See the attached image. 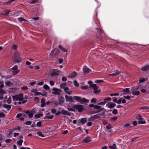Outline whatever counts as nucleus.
Returning <instances> with one entry per match:
<instances>
[{
	"mask_svg": "<svg viewBox=\"0 0 149 149\" xmlns=\"http://www.w3.org/2000/svg\"><path fill=\"white\" fill-rule=\"evenodd\" d=\"M111 100V98L110 97H107V98H105L104 101H105L106 102V103H107V101H110Z\"/></svg>",
	"mask_w": 149,
	"mask_h": 149,
	"instance_id": "79ce46f5",
	"label": "nucleus"
},
{
	"mask_svg": "<svg viewBox=\"0 0 149 149\" xmlns=\"http://www.w3.org/2000/svg\"><path fill=\"white\" fill-rule=\"evenodd\" d=\"M139 88V87L138 86H136V87H133L131 89L130 91H132V95H137L140 94V92L139 91H134V90L137 89Z\"/></svg>",
	"mask_w": 149,
	"mask_h": 149,
	"instance_id": "20e7f679",
	"label": "nucleus"
},
{
	"mask_svg": "<svg viewBox=\"0 0 149 149\" xmlns=\"http://www.w3.org/2000/svg\"><path fill=\"white\" fill-rule=\"evenodd\" d=\"M123 97L125 99H127L128 100H130L131 98L130 96L128 95L126 96H123Z\"/></svg>",
	"mask_w": 149,
	"mask_h": 149,
	"instance_id": "4d7b16f0",
	"label": "nucleus"
},
{
	"mask_svg": "<svg viewBox=\"0 0 149 149\" xmlns=\"http://www.w3.org/2000/svg\"><path fill=\"white\" fill-rule=\"evenodd\" d=\"M65 98L66 101L72 102L73 101L72 97L71 96L65 95Z\"/></svg>",
	"mask_w": 149,
	"mask_h": 149,
	"instance_id": "9d476101",
	"label": "nucleus"
},
{
	"mask_svg": "<svg viewBox=\"0 0 149 149\" xmlns=\"http://www.w3.org/2000/svg\"><path fill=\"white\" fill-rule=\"evenodd\" d=\"M74 100L78 101L81 104H84V103H87L89 101L88 100L85 98L80 97L79 96H74L73 97Z\"/></svg>",
	"mask_w": 149,
	"mask_h": 149,
	"instance_id": "f03ea898",
	"label": "nucleus"
},
{
	"mask_svg": "<svg viewBox=\"0 0 149 149\" xmlns=\"http://www.w3.org/2000/svg\"><path fill=\"white\" fill-rule=\"evenodd\" d=\"M64 98L61 96L58 98V100L59 102V104H61V103H63L64 101Z\"/></svg>",
	"mask_w": 149,
	"mask_h": 149,
	"instance_id": "2eb2a0df",
	"label": "nucleus"
},
{
	"mask_svg": "<svg viewBox=\"0 0 149 149\" xmlns=\"http://www.w3.org/2000/svg\"><path fill=\"white\" fill-rule=\"evenodd\" d=\"M96 101V100L95 98H92L91 100V102L92 103H95Z\"/></svg>",
	"mask_w": 149,
	"mask_h": 149,
	"instance_id": "13d9d810",
	"label": "nucleus"
},
{
	"mask_svg": "<svg viewBox=\"0 0 149 149\" xmlns=\"http://www.w3.org/2000/svg\"><path fill=\"white\" fill-rule=\"evenodd\" d=\"M51 111L53 114L55 113L56 112V110L55 109H52Z\"/></svg>",
	"mask_w": 149,
	"mask_h": 149,
	"instance_id": "bf43d9fd",
	"label": "nucleus"
},
{
	"mask_svg": "<svg viewBox=\"0 0 149 149\" xmlns=\"http://www.w3.org/2000/svg\"><path fill=\"white\" fill-rule=\"evenodd\" d=\"M12 60L15 63H19L21 62V58L19 54L17 52L14 53V56L12 58Z\"/></svg>",
	"mask_w": 149,
	"mask_h": 149,
	"instance_id": "f257e3e1",
	"label": "nucleus"
},
{
	"mask_svg": "<svg viewBox=\"0 0 149 149\" xmlns=\"http://www.w3.org/2000/svg\"><path fill=\"white\" fill-rule=\"evenodd\" d=\"M91 70L86 66H84L83 69V72L84 73H88Z\"/></svg>",
	"mask_w": 149,
	"mask_h": 149,
	"instance_id": "4468645a",
	"label": "nucleus"
},
{
	"mask_svg": "<svg viewBox=\"0 0 149 149\" xmlns=\"http://www.w3.org/2000/svg\"><path fill=\"white\" fill-rule=\"evenodd\" d=\"M31 91L34 93L36 95L37 92V90L36 89H34L32 90H31Z\"/></svg>",
	"mask_w": 149,
	"mask_h": 149,
	"instance_id": "774afa93",
	"label": "nucleus"
},
{
	"mask_svg": "<svg viewBox=\"0 0 149 149\" xmlns=\"http://www.w3.org/2000/svg\"><path fill=\"white\" fill-rule=\"evenodd\" d=\"M23 141L22 140H20L17 141V143L18 145H21Z\"/></svg>",
	"mask_w": 149,
	"mask_h": 149,
	"instance_id": "ea45409f",
	"label": "nucleus"
},
{
	"mask_svg": "<svg viewBox=\"0 0 149 149\" xmlns=\"http://www.w3.org/2000/svg\"><path fill=\"white\" fill-rule=\"evenodd\" d=\"M58 60V62L60 64L62 63L63 62V58L59 59Z\"/></svg>",
	"mask_w": 149,
	"mask_h": 149,
	"instance_id": "6e6d98bb",
	"label": "nucleus"
},
{
	"mask_svg": "<svg viewBox=\"0 0 149 149\" xmlns=\"http://www.w3.org/2000/svg\"><path fill=\"white\" fill-rule=\"evenodd\" d=\"M116 106V104L114 103H111L110 105H108V104H107V106L109 108H112Z\"/></svg>",
	"mask_w": 149,
	"mask_h": 149,
	"instance_id": "aec40b11",
	"label": "nucleus"
},
{
	"mask_svg": "<svg viewBox=\"0 0 149 149\" xmlns=\"http://www.w3.org/2000/svg\"><path fill=\"white\" fill-rule=\"evenodd\" d=\"M106 103V102H105V101H103V102H100V103H98V105H104Z\"/></svg>",
	"mask_w": 149,
	"mask_h": 149,
	"instance_id": "5fc2aeb1",
	"label": "nucleus"
},
{
	"mask_svg": "<svg viewBox=\"0 0 149 149\" xmlns=\"http://www.w3.org/2000/svg\"><path fill=\"white\" fill-rule=\"evenodd\" d=\"M6 93V92L2 89H0V95H2Z\"/></svg>",
	"mask_w": 149,
	"mask_h": 149,
	"instance_id": "a19ab883",
	"label": "nucleus"
},
{
	"mask_svg": "<svg viewBox=\"0 0 149 149\" xmlns=\"http://www.w3.org/2000/svg\"><path fill=\"white\" fill-rule=\"evenodd\" d=\"M38 0H32V1H31L30 3L31 4H33L36 3L38 1Z\"/></svg>",
	"mask_w": 149,
	"mask_h": 149,
	"instance_id": "0e129e2a",
	"label": "nucleus"
},
{
	"mask_svg": "<svg viewBox=\"0 0 149 149\" xmlns=\"http://www.w3.org/2000/svg\"><path fill=\"white\" fill-rule=\"evenodd\" d=\"M103 82L102 80H97L95 81V82L97 83H100Z\"/></svg>",
	"mask_w": 149,
	"mask_h": 149,
	"instance_id": "de8ad7c7",
	"label": "nucleus"
},
{
	"mask_svg": "<svg viewBox=\"0 0 149 149\" xmlns=\"http://www.w3.org/2000/svg\"><path fill=\"white\" fill-rule=\"evenodd\" d=\"M61 113L64 115H68L70 116V113H69L68 111L65 110H62L61 111Z\"/></svg>",
	"mask_w": 149,
	"mask_h": 149,
	"instance_id": "dca6fc26",
	"label": "nucleus"
},
{
	"mask_svg": "<svg viewBox=\"0 0 149 149\" xmlns=\"http://www.w3.org/2000/svg\"><path fill=\"white\" fill-rule=\"evenodd\" d=\"M145 81V78H141L139 79V81L140 83H143Z\"/></svg>",
	"mask_w": 149,
	"mask_h": 149,
	"instance_id": "3c124183",
	"label": "nucleus"
},
{
	"mask_svg": "<svg viewBox=\"0 0 149 149\" xmlns=\"http://www.w3.org/2000/svg\"><path fill=\"white\" fill-rule=\"evenodd\" d=\"M89 88L90 89H91L92 88L94 90H96L98 89L99 88V87L97 86L96 84H93L90 86Z\"/></svg>",
	"mask_w": 149,
	"mask_h": 149,
	"instance_id": "f8f14e48",
	"label": "nucleus"
},
{
	"mask_svg": "<svg viewBox=\"0 0 149 149\" xmlns=\"http://www.w3.org/2000/svg\"><path fill=\"white\" fill-rule=\"evenodd\" d=\"M35 113V111L34 109H32L31 110V113L29 114L28 116L29 118L33 117V115Z\"/></svg>",
	"mask_w": 149,
	"mask_h": 149,
	"instance_id": "f3484780",
	"label": "nucleus"
},
{
	"mask_svg": "<svg viewBox=\"0 0 149 149\" xmlns=\"http://www.w3.org/2000/svg\"><path fill=\"white\" fill-rule=\"evenodd\" d=\"M67 78L65 77H63L62 78V81H66L67 80Z\"/></svg>",
	"mask_w": 149,
	"mask_h": 149,
	"instance_id": "338daca9",
	"label": "nucleus"
},
{
	"mask_svg": "<svg viewBox=\"0 0 149 149\" xmlns=\"http://www.w3.org/2000/svg\"><path fill=\"white\" fill-rule=\"evenodd\" d=\"M21 89L22 90L24 91H26L28 89V88L27 86L22 87L21 88Z\"/></svg>",
	"mask_w": 149,
	"mask_h": 149,
	"instance_id": "4c0bfd02",
	"label": "nucleus"
},
{
	"mask_svg": "<svg viewBox=\"0 0 149 149\" xmlns=\"http://www.w3.org/2000/svg\"><path fill=\"white\" fill-rule=\"evenodd\" d=\"M37 134H38L40 136L44 137H45L44 135L42 133L40 132H38L37 133Z\"/></svg>",
	"mask_w": 149,
	"mask_h": 149,
	"instance_id": "473e14b6",
	"label": "nucleus"
},
{
	"mask_svg": "<svg viewBox=\"0 0 149 149\" xmlns=\"http://www.w3.org/2000/svg\"><path fill=\"white\" fill-rule=\"evenodd\" d=\"M117 119V117H112L111 118L110 120L111 121H116Z\"/></svg>",
	"mask_w": 149,
	"mask_h": 149,
	"instance_id": "58836bf2",
	"label": "nucleus"
},
{
	"mask_svg": "<svg viewBox=\"0 0 149 149\" xmlns=\"http://www.w3.org/2000/svg\"><path fill=\"white\" fill-rule=\"evenodd\" d=\"M66 86V83H64L61 84L60 85V87L62 88H64V87Z\"/></svg>",
	"mask_w": 149,
	"mask_h": 149,
	"instance_id": "2f4dec72",
	"label": "nucleus"
},
{
	"mask_svg": "<svg viewBox=\"0 0 149 149\" xmlns=\"http://www.w3.org/2000/svg\"><path fill=\"white\" fill-rule=\"evenodd\" d=\"M7 103L8 104H10L11 102V99L10 97H9L8 98L7 101Z\"/></svg>",
	"mask_w": 149,
	"mask_h": 149,
	"instance_id": "c9c22d12",
	"label": "nucleus"
},
{
	"mask_svg": "<svg viewBox=\"0 0 149 149\" xmlns=\"http://www.w3.org/2000/svg\"><path fill=\"white\" fill-rule=\"evenodd\" d=\"M149 69V65H148L144 67H142L141 68V70L142 71H146Z\"/></svg>",
	"mask_w": 149,
	"mask_h": 149,
	"instance_id": "4be33fe9",
	"label": "nucleus"
},
{
	"mask_svg": "<svg viewBox=\"0 0 149 149\" xmlns=\"http://www.w3.org/2000/svg\"><path fill=\"white\" fill-rule=\"evenodd\" d=\"M43 116L42 114H36L35 115V116L36 118H39L41 116Z\"/></svg>",
	"mask_w": 149,
	"mask_h": 149,
	"instance_id": "e433bc0d",
	"label": "nucleus"
},
{
	"mask_svg": "<svg viewBox=\"0 0 149 149\" xmlns=\"http://www.w3.org/2000/svg\"><path fill=\"white\" fill-rule=\"evenodd\" d=\"M74 85L76 87H78L79 86L78 83H77L76 80H74Z\"/></svg>",
	"mask_w": 149,
	"mask_h": 149,
	"instance_id": "c03bdc74",
	"label": "nucleus"
},
{
	"mask_svg": "<svg viewBox=\"0 0 149 149\" xmlns=\"http://www.w3.org/2000/svg\"><path fill=\"white\" fill-rule=\"evenodd\" d=\"M43 88L44 89L47 90H49L50 89V87L47 85L45 84L43 86Z\"/></svg>",
	"mask_w": 149,
	"mask_h": 149,
	"instance_id": "f704fd0d",
	"label": "nucleus"
},
{
	"mask_svg": "<svg viewBox=\"0 0 149 149\" xmlns=\"http://www.w3.org/2000/svg\"><path fill=\"white\" fill-rule=\"evenodd\" d=\"M97 8H98L101 6V3L99 2L98 1L97 2Z\"/></svg>",
	"mask_w": 149,
	"mask_h": 149,
	"instance_id": "680f3d73",
	"label": "nucleus"
},
{
	"mask_svg": "<svg viewBox=\"0 0 149 149\" xmlns=\"http://www.w3.org/2000/svg\"><path fill=\"white\" fill-rule=\"evenodd\" d=\"M109 148L111 149H117L116 145L113 144L112 145L109 146Z\"/></svg>",
	"mask_w": 149,
	"mask_h": 149,
	"instance_id": "c85d7f7f",
	"label": "nucleus"
},
{
	"mask_svg": "<svg viewBox=\"0 0 149 149\" xmlns=\"http://www.w3.org/2000/svg\"><path fill=\"white\" fill-rule=\"evenodd\" d=\"M45 100L43 98H42L41 100V106L42 107H43L45 105Z\"/></svg>",
	"mask_w": 149,
	"mask_h": 149,
	"instance_id": "412c9836",
	"label": "nucleus"
},
{
	"mask_svg": "<svg viewBox=\"0 0 149 149\" xmlns=\"http://www.w3.org/2000/svg\"><path fill=\"white\" fill-rule=\"evenodd\" d=\"M1 77H5V78L6 79H9L12 77V76H11L10 75H7L5 77H4L3 76H2Z\"/></svg>",
	"mask_w": 149,
	"mask_h": 149,
	"instance_id": "09e8293b",
	"label": "nucleus"
},
{
	"mask_svg": "<svg viewBox=\"0 0 149 149\" xmlns=\"http://www.w3.org/2000/svg\"><path fill=\"white\" fill-rule=\"evenodd\" d=\"M91 141L90 137L89 136H87L83 140V142L84 143H87Z\"/></svg>",
	"mask_w": 149,
	"mask_h": 149,
	"instance_id": "ddd939ff",
	"label": "nucleus"
},
{
	"mask_svg": "<svg viewBox=\"0 0 149 149\" xmlns=\"http://www.w3.org/2000/svg\"><path fill=\"white\" fill-rule=\"evenodd\" d=\"M10 12V10H3L2 12V14L4 15H6L9 14Z\"/></svg>",
	"mask_w": 149,
	"mask_h": 149,
	"instance_id": "a211bd4d",
	"label": "nucleus"
},
{
	"mask_svg": "<svg viewBox=\"0 0 149 149\" xmlns=\"http://www.w3.org/2000/svg\"><path fill=\"white\" fill-rule=\"evenodd\" d=\"M5 117V115L3 113H0V118H4Z\"/></svg>",
	"mask_w": 149,
	"mask_h": 149,
	"instance_id": "864d4df0",
	"label": "nucleus"
},
{
	"mask_svg": "<svg viewBox=\"0 0 149 149\" xmlns=\"http://www.w3.org/2000/svg\"><path fill=\"white\" fill-rule=\"evenodd\" d=\"M50 114V113H47V114L46 115V117H45V118L46 119H52V118H53V115H52V116H47V115H49Z\"/></svg>",
	"mask_w": 149,
	"mask_h": 149,
	"instance_id": "bb28decb",
	"label": "nucleus"
},
{
	"mask_svg": "<svg viewBox=\"0 0 149 149\" xmlns=\"http://www.w3.org/2000/svg\"><path fill=\"white\" fill-rule=\"evenodd\" d=\"M87 121L86 118H83L81 119L80 120L81 123L82 124H84Z\"/></svg>",
	"mask_w": 149,
	"mask_h": 149,
	"instance_id": "cd10ccee",
	"label": "nucleus"
},
{
	"mask_svg": "<svg viewBox=\"0 0 149 149\" xmlns=\"http://www.w3.org/2000/svg\"><path fill=\"white\" fill-rule=\"evenodd\" d=\"M73 107L77 109L79 112H81L83 110V106L81 105H74Z\"/></svg>",
	"mask_w": 149,
	"mask_h": 149,
	"instance_id": "423d86ee",
	"label": "nucleus"
},
{
	"mask_svg": "<svg viewBox=\"0 0 149 149\" xmlns=\"http://www.w3.org/2000/svg\"><path fill=\"white\" fill-rule=\"evenodd\" d=\"M17 46L14 44H13L11 47V48L13 50L16 49L17 48Z\"/></svg>",
	"mask_w": 149,
	"mask_h": 149,
	"instance_id": "c756f323",
	"label": "nucleus"
},
{
	"mask_svg": "<svg viewBox=\"0 0 149 149\" xmlns=\"http://www.w3.org/2000/svg\"><path fill=\"white\" fill-rule=\"evenodd\" d=\"M94 108L97 109H100V111H102L104 109V108H102L100 106L97 105H95Z\"/></svg>",
	"mask_w": 149,
	"mask_h": 149,
	"instance_id": "6ab92c4d",
	"label": "nucleus"
},
{
	"mask_svg": "<svg viewBox=\"0 0 149 149\" xmlns=\"http://www.w3.org/2000/svg\"><path fill=\"white\" fill-rule=\"evenodd\" d=\"M37 126L38 127H40L41 126V121L38 122L36 124Z\"/></svg>",
	"mask_w": 149,
	"mask_h": 149,
	"instance_id": "603ef678",
	"label": "nucleus"
},
{
	"mask_svg": "<svg viewBox=\"0 0 149 149\" xmlns=\"http://www.w3.org/2000/svg\"><path fill=\"white\" fill-rule=\"evenodd\" d=\"M113 113L114 114H117L118 113L116 109H114L112 111Z\"/></svg>",
	"mask_w": 149,
	"mask_h": 149,
	"instance_id": "8fccbe9b",
	"label": "nucleus"
},
{
	"mask_svg": "<svg viewBox=\"0 0 149 149\" xmlns=\"http://www.w3.org/2000/svg\"><path fill=\"white\" fill-rule=\"evenodd\" d=\"M53 91L55 92H58V89L56 88H54L52 89Z\"/></svg>",
	"mask_w": 149,
	"mask_h": 149,
	"instance_id": "052dcab7",
	"label": "nucleus"
},
{
	"mask_svg": "<svg viewBox=\"0 0 149 149\" xmlns=\"http://www.w3.org/2000/svg\"><path fill=\"white\" fill-rule=\"evenodd\" d=\"M5 84L6 85L8 86H9L11 85H13V83L9 81H5Z\"/></svg>",
	"mask_w": 149,
	"mask_h": 149,
	"instance_id": "a878e982",
	"label": "nucleus"
},
{
	"mask_svg": "<svg viewBox=\"0 0 149 149\" xmlns=\"http://www.w3.org/2000/svg\"><path fill=\"white\" fill-rule=\"evenodd\" d=\"M91 118L92 119L94 120L97 118H100V117L98 116V115H95L92 117Z\"/></svg>",
	"mask_w": 149,
	"mask_h": 149,
	"instance_id": "72a5a7b5",
	"label": "nucleus"
},
{
	"mask_svg": "<svg viewBox=\"0 0 149 149\" xmlns=\"http://www.w3.org/2000/svg\"><path fill=\"white\" fill-rule=\"evenodd\" d=\"M18 20L19 21L21 22L22 21H25L26 20L23 17H20L18 18Z\"/></svg>",
	"mask_w": 149,
	"mask_h": 149,
	"instance_id": "37998d69",
	"label": "nucleus"
},
{
	"mask_svg": "<svg viewBox=\"0 0 149 149\" xmlns=\"http://www.w3.org/2000/svg\"><path fill=\"white\" fill-rule=\"evenodd\" d=\"M131 123H127L126 124L124 125L123 126L125 128H127V127L130 126L131 127L130 125H131Z\"/></svg>",
	"mask_w": 149,
	"mask_h": 149,
	"instance_id": "7c9ffc66",
	"label": "nucleus"
},
{
	"mask_svg": "<svg viewBox=\"0 0 149 149\" xmlns=\"http://www.w3.org/2000/svg\"><path fill=\"white\" fill-rule=\"evenodd\" d=\"M24 124L27 125H30L31 124V122L30 121H28L25 122Z\"/></svg>",
	"mask_w": 149,
	"mask_h": 149,
	"instance_id": "a18cd8bd",
	"label": "nucleus"
},
{
	"mask_svg": "<svg viewBox=\"0 0 149 149\" xmlns=\"http://www.w3.org/2000/svg\"><path fill=\"white\" fill-rule=\"evenodd\" d=\"M18 67L16 65L12 68V69L14 70H17Z\"/></svg>",
	"mask_w": 149,
	"mask_h": 149,
	"instance_id": "e2e57ef3",
	"label": "nucleus"
},
{
	"mask_svg": "<svg viewBox=\"0 0 149 149\" xmlns=\"http://www.w3.org/2000/svg\"><path fill=\"white\" fill-rule=\"evenodd\" d=\"M137 120H139L138 123L139 124H144L146 123L145 121L143 120V118H141L140 114H138L136 117Z\"/></svg>",
	"mask_w": 149,
	"mask_h": 149,
	"instance_id": "39448f33",
	"label": "nucleus"
},
{
	"mask_svg": "<svg viewBox=\"0 0 149 149\" xmlns=\"http://www.w3.org/2000/svg\"><path fill=\"white\" fill-rule=\"evenodd\" d=\"M13 100L15 101L18 100L22 101L24 99L23 95L22 94L13 96Z\"/></svg>",
	"mask_w": 149,
	"mask_h": 149,
	"instance_id": "7ed1b4c3",
	"label": "nucleus"
},
{
	"mask_svg": "<svg viewBox=\"0 0 149 149\" xmlns=\"http://www.w3.org/2000/svg\"><path fill=\"white\" fill-rule=\"evenodd\" d=\"M58 48L62 50L64 52H67V50L66 49L64 48L63 46L61 45H59L58 46Z\"/></svg>",
	"mask_w": 149,
	"mask_h": 149,
	"instance_id": "b1692460",
	"label": "nucleus"
},
{
	"mask_svg": "<svg viewBox=\"0 0 149 149\" xmlns=\"http://www.w3.org/2000/svg\"><path fill=\"white\" fill-rule=\"evenodd\" d=\"M3 106L4 108L7 109L8 111L11 108V106L6 104H4Z\"/></svg>",
	"mask_w": 149,
	"mask_h": 149,
	"instance_id": "393cba45",
	"label": "nucleus"
},
{
	"mask_svg": "<svg viewBox=\"0 0 149 149\" xmlns=\"http://www.w3.org/2000/svg\"><path fill=\"white\" fill-rule=\"evenodd\" d=\"M129 88H126L123 89L122 91L125 94H127V93L129 94L130 92V91H129Z\"/></svg>",
	"mask_w": 149,
	"mask_h": 149,
	"instance_id": "5701e85b",
	"label": "nucleus"
},
{
	"mask_svg": "<svg viewBox=\"0 0 149 149\" xmlns=\"http://www.w3.org/2000/svg\"><path fill=\"white\" fill-rule=\"evenodd\" d=\"M121 73V71L117 70L114 71V72L111 74H110L109 75V77H111L113 76H116Z\"/></svg>",
	"mask_w": 149,
	"mask_h": 149,
	"instance_id": "1a4fd4ad",
	"label": "nucleus"
},
{
	"mask_svg": "<svg viewBox=\"0 0 149 149\" xmlns=\"http://www.w3.org/2000/svg\"><path fill=\"white\" fill-rule=\"evenodd\" d=\"M77 73L74 71L71 73L68 76V77L69 78H74L77 76Z\"/></svg>",
	"mask_w": 149,
	"mask_h": 149,
	"instance_id": "9b49d317",
	"label": "nucleus"
},
{
	"mask_svg": "<svg viewBox=\"0 0 149 149\" xmlns=\"http://www.w3.org/2000/svg\"><path fill=\"white\" fill-rule=\"evenodd\" d=\"M59 52V50L58 49H55L52 51L51 54H49L50 56H52L58 54Z\"/></svg>",
	"mask_w": 149,
	"mask_h": 149,
	"instance_id": "0eeeda50",
	"label": "nucleus"
},
{
	"mask_svg": "<svg viewBox=\"0 0 149 149\" xmlns=\"http://www.w3.org/2000/svg\"><path fill=\"white\" fill-rule=\"evenodd\" d=\"M61 71H60L56 70L52 72L51 74V75L52 77H54L55 76L58 75L60 73Z\"/></svg>",
	"mask_w": 149,
	"mask_h": 149,
	"instance_id": "6e6552de",
	"label": "nucleus"
},
{
	"mask_svg": "<svg viewBox=\"0 0 149 149\" xmlns=\"http://www.w3.org/2000/svg\"><path fill=\"white\" fill-rule=\"evenodd\" d=\"M22 101V102H20V101L18 102V104H20L22 103H26L27 102V100H24V101L23 100Z\"/></svg>",
	"mask_w": 149,
	"mask_h": 149,
	"instance_id": "49530a36",
	"label": "nucleus"
},
{
	"mask_svg": "<svg viewBox=\"0 0 149 149\" xmlns=\"http://www.w3.org/2000/svg\"><path fill=\"white\" fill-rule=\"evenodd\" d=\"M12 140L10 139H8L5 140V142L6 143H9Z\"/></svg>",
	"mask_w": 149,
	"mask_h": 149,
	"instance_id": "69168bd1",
	"label": "nucleus"
}]
</instances>
